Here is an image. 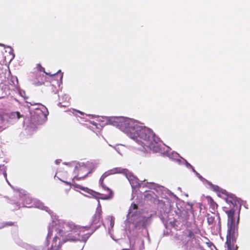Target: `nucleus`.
Masks as SVG:
<instances>
[{
  "mask_svg": "<svg viewBox=\"0 0 250 250\" xmlns=\"http://www.w3.org/2000/svg\"><path fill=\"white\" fill-rule=\"evenodd\" d=\"M107 122L125 132L144 148L146 147L154 152L160 150L159 138L156 136L150 128L140 125L137 121L124 117H109Z\"/></svg>",
  "mask_w": 250,
  "mask_h": 250,
  "instance_id": "obj_1",
  "label": "nucleus"
},
{
  "mask_svg": "<svg viewBox=\"0 0 250 250\" xmlns=\"http://www.w3.org/2000/svg\"><path fill=\"white\" fill-rule=\"evenodd\" d=\"M116 173H122L124 174L128 181L129 182L133 189H135L138 187H146L149 188L153 189L156 191V193L153 192V194L155 195L156 196H161L162 198H166L167 197V195L169 196H173L176 197V195L173 194L171 191L168 190L167 188L161 186L154 183H147L146 184H144L143 182L140 183L139 179L134 176L131 172L129 171L127 169L122 168L121 167H115L111 169H110L105 172L101 177L99 183L102 188L105 189L109 191V195H103L102 197H98L97 195H101V194L98 192L94 191L91 189H90L87 188L83 187L80 185H76V187L80 188V189L84 191L85 192L89 193V194L97 198H100L102 200H108L111 198L113 196V191L106 187L104 184V179L107 176L116 174Z\"/></svg>",
  "mask_w": 250,
  "mask_h": 250,
  "instance_id": "obj_2",
  "label": "nucleus"
},
{
  "mask_svg": "<svg viewBox=\"0 0 250 250\" xmlns=\"http://www.w3.org/2000/svg\"><path fill=\"white\" fill-rule=\"evenodd\" d=\"M80 228L72 222L60 220L58 224L48 228L45 246H28L27 250H58L62 245L68 241H75V235L79 234Z\"/></svg>",
  "mask_w": 250,
  "mask_h": 250,
  "instance_id": "obj_3",
  "label": "nucleus"
},
{
  "mask_svg": "<svg viewBox=\"0 0 250 250\" xmlns=\"http://www.w3.org/2000/svg\"><path fill=\"white\" fill-rule=\"evenodd\" d=\"M137 205H131L126 215V219L125 221L126 234L130 241L144 230L147 234L146 228L151 222V215L145 217L141 213L137 212Z\"/></svg>",
  "mask_w": 250,
  "mask_h": 250,
  "instance_id": "obj_4",
  "label": "nucleus"
},
{
  "mask_svg": "<svg viewBox=\"0 0 250 250\" xmlns=\"http://www.w3.org/2000/svg\"><path fill=\"white\" fill-rule=\"evenodd\" d=\"M235 209L234 208L226 211L228 215V231L226 244L228 250H237L238 246L235 245L238 236V226L239 222V215L235 222L234 217Z\"/></svg>",
  "mask_w": 250,
  "mask_h": 250,
  "instance_id": "obj_5",
  "label": "nucleus"
},
{
  "mask_svg": "<svg viewBox=\"0 0 250 250\" xmlns=\"http://www.w3.org/2000/svg\"><path fill=\"white\" fill-rule=\"evenodd\" d=\"M20 199L19 202H14L16 207L15 209L20 208V203L22 204L23 207L37 208L49 212L50 209L48 207L44 206L43 204L40 201L32 199L28 193L26 191L22 190L18 193Z\"/></svg>",
  "mask_w": 250,
  "mask_h": 250,
  "instance_id": "obj_6",
  "label": "nucleus"
},
{
  "mask_svg": "<svg viewBox=\"0 0 250 250\" xmlns=\"http://www.w3.org/2000/svg\"><path fill=\"white\" fill-rule=\"evenodd\" d=\"M31 123L34 125L42 124L46 118V114L40 108H29Z\"/></svg>",
  "mask_w": 250,
  "mask_h": 250,
  "instance_id": "obj_7",
  "label": "nucleus"
},
{
  "mask_svg": "<svg viewBox=\"0 0 250 250\" xmlns=\"http://www.w3.org/2000/svg\"><path fill=\"white\" fill-rule=\"evenodd\" d=\"M22 117L19 112H13L8 114L0 115V131L6 127V124H14Z\"/></svg>",
  "mask_w": 250,
  "mask_h": 250,
  "instance_id": "obj_8",
  "label": "nucleus"
},
{
  "mask_svg": "<svg viewBox=\"0 0 250 250\" xmlns=\"http://www.w3.org/2000/svg\"><path fill=\"white\" fill-rule=\"evenodd\" d=\"M219 192H221V193L226 195L227 197L225 198L226 201L228 203L231 204L234 206V207H236L238 204H239L238 213V216H239L241 208V204L240 203V199L237 198L234 194L231 193H229L225 189H223L222 188H220V191H219Z\"/></svg>",
  "mask_w": 250,
  "mask_h": 250,
  "instance_id": "obj_9",
  "label": "nucleus"
},
{
  "mask_svg": "<svg viewBox=\"0 0 250 250\" xmlns=\"http://www.w3.org/2000/svg\"><path fill=\"white\" fill-rule=\"evenodd\" d=\"M101 218L102 214L95 212V214L92 218L90 225L89 226L83 227V228H85L86 229L88 230L91 226H92V228L94 229L93 231H94L100 227L101 224Z\"/></svg>",
  "mask_w": 250,
  "mask_h": 250,
  "instance_id": "obj_10",
  "label": "nucleus"
},
{
  "mask_svg": "<svg viewBox=\"0 0 250 250\" xmlns=\"http://www.w3.org/2000/svg\"><path fill=\"white\" fill-rule=\"evenodd\" d=\"M10 94L9 86L3 83L0 84V99Z\"/></svg>",
  "mask_w": 250,
  "mask_h": 250,
  "instance_id": "obj_11",
  "label": "nucleus"
},
{
  "mask_svg": "<svg viewBox=\"0 0 250 250\" xmlns=\"http://www.w3.org/2000/svg\"><path fill=\"white\" fill-rule=\"evenodd\" d=\"M168 157L170 159L174 160L179 165H182L183 158L180 155L176 152H172L170 154H168Z\"/></svg>",
  "mask_w": 250,
  "mask_h": 250,
  "instance_id": "obj_12",
  "label": "nucleus"
},
{
  "mask_svg": "<svg viewBox=\"0 0 250 250\" xmlns=\"http://www.w3.org/2000/svg\"><path fill=\"white\" fill-rule=\"evenodd\" d=\"M69 96L66 94L63 95L62 97V100L63 101V104L62 103L59 102L58 104V106L60 107H67L69 105Z\"/></svg>",
  "mask_w": 250,
  "mask_h": 250,
  "instance_id": "obj_13",
  "label": "nucleus"
},
{
  "mask_svg": "<svg viewBox=\"0 0 250 250\" xmlns=\"http://www.w3.org/2000/svg\"><path fill=\"white\" fill-rule=\"evenodd\" d=\"M86 164H85L83 163H79L78 162L76 163V165L75 166V168L74 170V173L75 174H77L79 171L83 170V168H86Z\"/></svg>",
  "mask_w": 250,
  "mask_h": 250,
  "instance_id": "obj_14",
  "label": "nucleus"
},
{
  "mask_svg": "<svg viewBox=\"0 0 250 250\" xmlns=\"http://www.w3.org/2000/svg\"><path fill=\"white\" fill-rule=\"evenodd\" d=\"M94 231H93L91 233L86 234H85V235H83L81 239L77 238L76 237V235H74L75 236V238L76 239V240L75 241H77V240H80V241L83 242L84 243H85L86 242V241L87 240V239H88V238L90 237V236L92 234V233Z\"/></svg>",
  "mask_w": 250,
  "mask_h": 250,
  "instance_id": "obj_15",
  "label": "nucleus"
},
{
  "mask_svg": "<svg viewBox=\"0 0 250 250\" xmlns=\"http://www.w3.org/2000/svg\"><path fill=\"white\" fill-rule=\"evenodd\" d=\"M206 182L210 186V188L212 189L213 190L219 192L220 190V188L218 186L213 185L211 183L206 180Z\"/></svg>",
  "mask_w": 250,
  "mask_h": 250,
  "instance_id": "obj_16",
  "label": "nucleus"
},
{
  "mask_svg": "<svg viewBox=\"0 0 250 250\" xmlns=\"http://www.w3.org/2000/svg\"><path fill=\"white\" fill-rule=\"evenodd\" d=\"M192 171L196 174V175L199 178L200 180L202 181H206V179H205L204 178H203L199 173H198L194 168H192Z\"/></svg>",
  "mask_w": 250,
  "mask_h": 250,
  "instance_id": "obj_17",
  "label": "nucleus"
},
{
  "mask_svg": "<svg viewBox=\"0 0 250 250\" xmlns=\"http://www.w3.org/2000/svg\"><path fill=\"white\" fill-rule=\"evenodd\" d=\"M182 165L184 163L187 167L190 168H191V169H192V168H193V167L189 163H188V162L187 160H186L183 158L182 159Z\"/></svg>",
  "mask_w": 250,
  "mask_h": 250,
  "instance_id": "obj_18",
  "label": "nucleus"
},
{
  "mask_svg": "<svg viewBox=\"0 0 250 250\" xmlns=\"http://www.w3.org/2000/svg\"><path fill=\"white\" fill-rule=\"evenodd\" d=\"M215 216H208L207 218L208 223L209 225H212L213 224L214 221Z\"/></svg>",
  "mask_w": 250,
  "mask_h": 250,
  "instance_id": "obj_19",
  "label": "nucleus"
},
{
  "mask_svg": "<svg viewBox=\"0 0 250 250\" xmlns=\"http://www.w3.org/2000/svg\"><path fill=\"white\" fill-rule=\"evenodd\" d=\"M91 172V171H89L87 174L84 175L83 176H82V177H78V176H75L74 178H73V180L74 179H76L77 180H81V179H84L85 177L87 176V174H89V173H90Z\"/></svg>",
  "mask_w": 250,
  "mask_h": 250,
  "instance_id": "obj_20",
  "label": "nucleus"
},
{
  "mask_svg": "<svg viewBox=\"0 0 250 250\" xmlns=\"http://www.w3.org/2000/svg\"><path fill=\"white\" fill-rule=\"evenodd\" d=\"M96 213H99L100 214H102L101 206L99 201H98V205L97 208Z\"/></svg>",
  "mask_w": 250,
  "mask_h": 250,
  "instance_id": "obj_21",
  "label": "nucleus"
},
{
  "mask_svg": "<svg viewBox=\"0 0 250 250\" xmlns=\"http://www.w3.org/2000/svg\"><path fill=\"white\" fill-rule=\"evenodd\" d=\"M210 204L213 208H217L218 205L217 204L213 201V200L210 198Z\"/></svg>",
  "mask_w": 250,
  "mask_h": 250,
  "instance_id": "obj_22",
  "label": "nucleus"
},
{
  "mask_svg": "<svg viewBox=\"0 0 250 250\" xmlns=\"http://www.w3.org/2000/svg\"><path fill=\"white\" fill-rule=\"evenodd\" d=\"M177 223H178L177 221H175V222H170L171 226L174 228L175 227V226H177Z\"/></svg>",
  "mask_w": 250,
  "mask_h": 250,
  "instance_id": "obj_23",
  "label": "nucleus"
},
{
  "mask_svg": "<svg viewBox=\"0 0 250 250\" xmlns=\"http://www.w3.org/2000/svg\"><path fill=\"white\" fill-rule=\"evenodd\" d=\"M217 219H218V225L219 227H221V222H220V218L219 215V213L217 214Z\"/></svg>",
  "mask_w": 250,
  "mask_h": 250,
  "instance_id": "obj_24",
  "label": "nucleus"
},
{
  "mask_svg": "<svg viewBox=\"0 0 250 250\" xmlns=\"http://www.w3.org/2000/svg\"><path fill=\"white\" fill-rule=\"evenodd\" d=\"M20 94L23 97L24 95L25 94V92L24 91H20Z\"/></svg>",
  "mask_w": 250,
  "mask_h": 250,
  "instance_id": "obj_25",
  "label": "nucleus"
},
{
  "mask_svg": "<svg viewBox=\"0 0 250 250\" xmlns=\"http://www.w3.org/2000/svg\"><path fill=\"white\" fill-rule=\"evenodd\" d=\"M30 104H31V105H42L41 104H40L39 103H37V104H31V103H30Z\"/></svg>",
  "mask_w": 250,
  "mask_h": 250,
  "instance_id": "obj_26",
  "label": "nucleus"
},
{
  "mask_svg": "<svg viewBox=\"0 0 250 250\" xmlns=\"http://www.w3.org/2000/svg\"><path fill=\"white\" fill-rule=\"evenodd\" d=\"M5 224L6 225H9V226H11L13 225V223L12 222H7L5 223Z\"/></svg>",
  "mask_w": 250,
  "mask_h": 250,
  "instance_id": "obj_27",
  "label": "nucleus"
},
{
  "mask_svg": "<svg viewBox=\"0 0 250 250\" xmlns=\"http://www.w3.org/2000/svg\"><path fill=\"white\" fill-rule=\"evenodd\" d=\"M38 66L40 67V71H41L42 69L44 70V68L42 67L40 64H38Z\"/></svg>",
  "mask_w": 250,
  "mask_h": 250,
  "instance_id": "obj_28",
  "label": "nucleus"
},
{
  "mask_svg": "<svg viewBox=\"0 0 250 250\" xmlns=\"http://www.w3.org/2000/svg\"><path fill=\"white\" fill-rule=\"evenodd\" d=\"M60 161H61V160L58 159V160H56L55 163L57 165H58V164H59L60 163Z\"/></svg>",
  "mask_w": 250,
  "mask_h": 250,
  "instance_id": "obj_29",
  "label": "nucleus"
},
{
  "mask_svg": "<svg viewBox=\"0 0 250 250\" xmlns=\"http://www.w3.org/2000/svg\"><path fill=\"white\" fill-rule=\"evenodd\" d=\"M62 77H63V74H62V73H61V74H60V81H61V82H62Z\"/></svg>",
  "mask_w": 250,
  "mask_h": 250,
  "instance_id": "obj_30",
  "label": "nucleus"
},
{
  "mask_svg": "<svg viewBox=\"0 0 250 250\" xmlns=\"http://www.w3.org/2000/svg\"><path fill=\"white\" fill-rule=\"evenodd\" d=\"M145 192H146V194L145 195V196H147L148 195H151V194L150 193H147L146 191Z\"/></svg>",
  "mask_w": 250,
  "mask_h": 250,
  "instance_id": "obj_31",
  "label": "nucleus"
},
{
  "mask_svg": "<svg viewBox=\"0 0 250 250\" xmlns=\"http://www.w3.org/2000/svg\"><path fill=\"white\" fill-rule=\"evenodd\" d=\"M10 53L12 55V59H14V57H15V55L13 53H11L10 52Z\"/></svg>",
  "mask_w": 250,
  "mask_h": 250,
  "instance_id": "obj_32",
  "label": "nucleus"
},
{
  "mask_svg": "<svg viewBox=\"0 0 250 250\" xmlns=\"http://www.w3.org/2000/svg\"><path fill=\"white\" fill-rule=\"evenodd\" d=\"M64 182L65 183H66V184L67 185H70V183H69V182H68L64 181Z\"/></svg>",
  "mask_w": 250,
  "mask_h": 250,
  "instance_id": "obj_33",
  "label": "nucleus"
},
{
  "mask_svg": "<svg viewBox=\"0 0 250 250\" xmlns=\"http://www.w3.org/2000/svg\"><path fill=\"white\" fill-rule=\"evenodd\" d=\"M61 70H59L58 71L57 74H58V73H61Z\"/></svg>",
  "mask_w": 250,
  "mask_h": 250,
  "instance_id": "obj_34",
  "label": "nucleus"
},
{
  "mask_svg": "<svg viewBox=\"0 0 250 250\" xmlns=\"http://www.w3.org/2000/svg\"><path fill=\"white\" fill-rule=\"evenodd\" d=\"M8 47H9V48L11 49V51H13V50H12V48H11V47H10V46H8Z\"/></svg>",
  "mask_w": 250,
  "mask_h": 250,
  "instance_id": "obj_35",
  "label": "nucleus"
},
{
  "mask_svg": "<svg viewBox=\"0 0 250 250\" xmlns=\"http://www.w3.org/2000/svg\"><path fill=\"white\" fill-rule=\"evenodd\" d=\"M0 46H4V44H1V43H0Z\"/></svg>",
  "mask_w": 250,
  "mask_h": 250,
  "instance_id": "obj_36",
  "label": "nucleus"
},
{
  "mask_svg": "<svg viewBox=\"0 0 250 250\" xmlns=\"http://www.w3.org/2000/svg\"><path fill=\"white\" fill-rule=\"evenodd\" d=\"M84 245L83 246L82 249L83 248Z\"/></svg>",
  "mask_w": 250,
  "mask_h": 250,
  "instance_id": "obj_37",
  "label": "nucleus"
},
{
  "mask_svg": "<svg viewBox=\"0 0 250 250\" xmlns=\"http://www.w3.org/2000/svg\"><path fill=\"white\" fill-rule=\"evenodd\" d=\"M81 114H83V113L82 112H79Z\"/></svg>",
  "mask_w": 250,
  "mask_h": 250,
  "instance_id": "obj_38",
  "label": "nucleus"
},
{
  "mask_svg": "<svg viewBox=\"0 0 250 250\" xmlns=\"http://www.w3.org/2000/svg\"><path fill=\"white\" fill-rule=\"evenodd\" d=\"M35 108H39V107H36Z\"/></svg>",
  "mask_w": 250,
  "mask_h": 250,
  "instance_id": "obj_39",
  "label": "nucleus"
},
{
  "mask_svg": "<svg viewBox=\"0 0 250 250\" xmlns=\"http://www.w3.org/2000/svg\"><path fill=\"white\" fill-rule=\"evenodd\" d=\"M126 250V249H125V250Z\"/></svg>",
  "mask_w": 250,
  "mask_h": 250,
  "instance_id": "obj_40",
  "label": "nucleus"
},
{
  "mask_svg": "<svg viewBox=\"0 0 250 250\" xmlns=\"http://www.w3.org/2000/svg\"><path fill=\"white\" fill-rule=\"evenodd\" d=\"M81 250H82V249Z\"/></svg>",
  "mask_w": 250,
  "mask_h": 250,
  "instance_id": "obj_41",
  "label": "nucleus"
}]
</instances>
